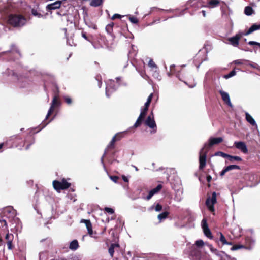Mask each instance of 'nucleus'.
<instances>
[{
  "instance_id": "de8ad7c7",
  "label": "nucleus",
  "mask_w": 260,
  "mask_h": 260,
  "mask_svg": "<svg viewBox=\"0 0 260 260\" xmlns=\"http://www.w3.org/2000/svg\"><path fill=\"white\" fill-rule=\"evenodd\" d=\"M153 76L159 80H160L161 79L160 76L159 75V73L157 72V69H155V71L153 74Z\"/></svg>"
},
{
  "instance_id": "393cba45",
  "label": "nucleus",
  "mask_w": 260,
  "mask_h": 260,
  "mask_svg": "<svg viewBox=\"0 0 260 260\" xmlns=\"http://www.w3.org/2000/svg\"><path fill=\"white\" fill-rule=\"evenodd\" d=\"M79 247L78 242L77 240H74L70 243L69 248L72 250H76Z\"/></svg>"
},
{
  "instance_id": "bf43d9fd",
  "label": "nucleus",
  "mask_w": 260,
  "mask_h": 260,
  "mask_svg": "<svg viewBox=\"0 0 260 260\" xmlns=\"http://www.w3.org/2000/svg\"><path fill=\"white\" fill-rule=\"evenodd\" d=\"M150 104V103L149 102L146 101V102L145 103L144 107L142 108L145 109V111H148V107L149 106Z\"/></svg>"
},
{
  "instance_id": "4be33fe9",
  "label": "nucleus",
  "mask_w": 260,
  "mask_h": 260,
  "mask_svg": "<svg viewBox=\"0 0 260 260\" xmlns=\"http://www.w3.org/2000/svg\"><path fill=\"white\" fill-rule=\"evenodd\" d=\"M119 247V245L118 243H112L111 244L109 248L108 252L111 257H113L114 249L118 248Z\"/></svg>"
},
{
  "instance_id": "7ed1b4c3",
  "label": "nucleus",
  "mask_w": 260,
  "mask_h": 260,
  "mask_svg": "<svg viewBox=\"0 0 260 260\" xmlns=\"http://www.w3.org/2000/svg\"><path fill=\"white\" fill-rule=\"evenodd\" d=\"M207 144H205L204 147L199 152V169L203 170L206 165L207 154L208 150H206Z\"/></svg>"
},
{
  "instance_id": "9b49d317",
  "label": "nucleus",
  "mask_w": 260,
  "mask_h": 260,
  "mask_svg": "<svg viewBox=\"0 0 260 260\" xmlns=\"http://www.w3.org/2000/svg\"><path fill=\"white\" fill-rule=\"evenodd\" d=\"M31 13L32 15L38 18H42L45 19L47 15V13L43 14L41 13V10L39 9V6H37L36 7H34L31 9Z\"/></svg>"
},
{
  "instance_id": "052dcab7",
  "label": "nucleus",
  "mask_w": 260,
  "mask_h": 260,
  "mask_svg": "<svg viewBox=\"0 0 260 260\" xmlns=\"http://www.w3.org/2000/svg\"><path fill=\"white\" fill-rule=\"evenodd\" d=\"M184 10L181 11L179 14H177V13H175L174 15L172 16H171V17H169V18H173L174 17H178V16H181L182 15H183L184 13Z\"/></svg>"
},
{
  "instance_id": "864d4df0",
  "label": "nucleus",
  "mask_w": 260,
  "mask_h": 260,
  "mask_svg": "<svg viewBox=\"0 0 260 260\" xmlns=\"http://www.w3.org/2000/svg\"><path fill=\"white\" fill-rule=\"evenodd\" d=\"M161 210H162V206L159 204H157L155 207V210L157 212H159Z\"/></svg>"
},
{
  "instance_id": "bb28decb",
  "label": "nucleus",
  "mask_w": 260,
  "mask_h": 260,
  "mask_svg": "<svg viewBox=\"0 0 260 260\" xmlns=\"http://www.w3.org/2000/svg\"><path fill=\"white\" fill-rule=\"evenodd\" d=\"M229 161L231 163L234 162L235 161H241L242 159L241 157L238 156H232L229 155L228 158H227Z\"/></svg>"
},
{
  "instance_id": "6ab92c4d",
  "label": "nucleus",
  "mask_w": 260,
  "mask_h": 260,
  "mask_svg": "<svg viewBox=\"0 0 260 260\" xmlns=\"http://www.w3.org/2000/svg\"><path fill=\"white\" fill-rule=\"evenodd\" d=\"M219 92L221 96L222 100L226 103L229 106L232 107V104L231 102L230 96L228 93L222 90H219Z\"/></svg>"
},
{
  "instance_id": "a211bd4d",
  "label": "nucleus",
  "mask_w": 260,
  "mask_h": 260,
  "mask_svg": "<svg viewBox=\"0 0 260 260\" xmlns=\"http://www.w3.org/2000/svg\"><path fill=\"white\" fill-rule=\"evenodd\" d=\"M61 4V1H57L54 3L48 4L46 6V9L48 11H50L53 10L57 9L60 8Z\"/></svg>"
},
{
  "instance_id": "423d86ee",
  "label": "nucleus",
  "mask_w": 260,
  "mask_h": 260,
  "mask_svg": "<svg viewBox=\"0 0 260 260\" xmlns=\"http://www.w3.org/2000/svg\"><path fill=\"white\" fill-rule=\"evenodd\" d=\"M145 123L149 128L152 129V130L151 131V133L154 134L156 132L157 127L155 121L154 120V117L152 112L147 117V119L145 121Z\"/></svg>"
},
{
  "instance_id": "4c0bfd02",
  "label": "nucleus",
  "mask_w": 260,
  "mask_h": 260,
  "mask_svg": "<svg viewBox=\"0 0 260 260\" xmlns=\"http://www.w3.org/2000/svg\"><path fill=\"white\" fill-rule=\"evenodd\" d=\"M215 155L221 156L223 158H228L229 154H228L221 151H218L215 153Z\"/></svg>"
},
{
  "instance_id": "6e6d98bb",
  "label": "nucleus",
  "mask_w": 260,
  "mask_h": 260,
  "mask_svg": "<svg viewBox=\"0 0 260 260\" xmlns=\"http://www.w3.org/2000/svg\"><path fill=\"white\" fill-rule=\"evenodd\" d=\"M12 242H13V241H7L8 248L9 250L12 249V248L13 247V244H12Z\"/></svg>"
},
{
  "instance_id": "0eeeda50",
  "label": "nucleus",
  "mask_w": 260,
  "mask_h": 260,
  "mask_svg": "<svg viewBox=\"0 0 260 260\" xmlns=\"http://www.w3.org/2000/svg\"><path fill=\"white\" fill-rule=\"evenodd\" d=\"M203 7H206V3L203 0H189L186 3V9L190 7L198 9Z\"/></svg>"
},
{
  "instance_id": "aec40b11",
  "label": "nucleus",
  "mask_w": 260,
  "mask_h": 260,
  "mask_svg": "<svg viewBox=\"0 0 260 260\" xmlns=\"http://www.w3.org/2000/svg\"><path fill=\"white\" fill-rule=\"evenodd\" d=\"M221 9L222 17L228 18L230 20H231V18H229V16L232 14V11L230 8L225 5L221 7Z\"/></svg>"
},
{
  "instance_id": "c85d7f7f",
  "label": "nucleus",
  "mask_w": 260,
  "mask_h": 260,
  "mask_svg": "<svg viewBox=\"0 0 260 260\" xmlns=\"http://www.w3.org/2000/svg\"><path fill=\"white\" fill-rule=\"evenodd\" d=\"M84 21H85L86 25L89 28H92L93 29H97V26L96 25V24H94V23H93L92 22H91V21L84 20Z\"/></svg>"
},
{
  "instance_id": "5fc2aeb1",
  "label": "nucleus",
  "mask_w": 260,
  "mask_h": 260,
  "mask_svg": "<svg viewBox=\"0 0 260 260\" xmlns=\"http://www.w3.org/2000/svg\"><path fill=\"white\" fill-rule=\"evenodd\" d=\"M243 246L242 245H234L231 248L232 250H236L242 248Z\"/></svg>"
},
{
  "instance_id": "cd10ccee",
  "label": "nucleus",
  "mask_w": 260,
  "mask_h": 260,
  "mask_svg": "<svg viewBox=\"0 0 260 260\" xmlns=\"http://www.w3.org/2000/svg\"><path fill=\"white\" fill-rule=\"evenodd\" d=\"M249 60L246 59H237L233 61V63L236 65H246L247 63H249Z\"/></svg>"
},
{
  "instance_id": "dca6fc26",
  "label": "nucleus",
  "mask_w": 260,
  "mask_h": 260,
  "mask_svg": "<svg viewBox=\"0 0 260 260\" xmlns=\"http://www.w3.org/2000/svg\"><path fill=\"white\" fill-rule=\"evenodd\" d=\"M202 229L204 231V234L206 237L210 239L212 238V233L208 227L207 222L205 219H203L202 221Z\"/></svg>"
},
{
  "instance_id": "b1692460",
  "label": "nucleus",
  "mask_w": 260,
  "mask_h": 260,
  "mask_svg": "<svg viewBox=\"0 0 260 260\" xmlns=\"http://www.w3.org/2000/svg\"><path fill=\"white\" fill-rule=\"evenodd\" d=\"M210 249V250L215 254H216L217 256H219L221 257H222V256L221 254H223L225 255L226 257H229V256L228 255L226 254H225L223 252H219L216 249L213 248L212 245H209Z\"/></svg>"
},
{
  "instance_id": "58836bf2",
  "label": "nucleus",
  "mask_w": 260,
  "mask_h": 260,
  "mask_svg": "<svg viewBox=\"0 0 260 260\" xmlns=\"http://www.w3.org/2000/svg\"><path fill=\"white\" fill-rule=\"evenodd\" d=\"M168 215V212H164L163 213H161L159 214L158 215V218L160 220H161L162 219H164L166 218V217H167Z\"/></svg>"
},
{
  "instance_id": "9d476101",
  "label": "nucleus",
  "mask_w": 260,
  "mask_h": 260,
  "mask_svg": "<svg viewBox=\"0 0 260 260\" xmlns=\"http://www.w3.org/2000/svg\"><path fill=\"white\" fill-rule=\"evenodd\" d=\"M235 147L240 150L243 153H247L248 152V149L246 144L242 141H236L234 142Z\"/></svg>"
},
{
  "instance_id": "8fccbe9b",
  "label": "nucleus",
  "mask_w": 260,
  "mask_h": 260,
  "mask_svg": "<svg viewBox=\"0 0 260 260\" xmlns=\"http://www.w3.org/2000/svg\"><path fill=\"white\" fill-rule=\"evenodd\" d=\"M136 48H137V47L136 46H135L134 45H132V49L133 51H129V54L131 55L134 56V55H136Z\"/></svg>"
},
{
  "instance_id": "37998d69",
  "label": "nucleus",
  "mask_w": 260,
  "mask_h": 260,
  "mask_svg": "<svg viewBox=\"0 0 260 260\" xmlns=\"http://www.w3.org/2000/svg\"><path fill=\"white\" fill-rule=\"evenodd\" d=\"M235 75H236V72L234 70H232L229 74L224 75V77L225 79H228L229 78H231V77L235 76Z\"/></svg>"
},
{
  "instance_id": "72a5a7b5",
  "label": "nucleus",
  "mask_w": 260,
  "mask_h": 260,
  "mask_svg": "<svg viewBox=\"0 0 260 260\" xmlns=\"http://www.w3.org/2000/svg\"><path fill=\"white\" fill-rule=\"evenodd\" d=\"M87 222V226H86L87 230L88 231V233L91 235L93 234L92 224L90 221H86Z\"/></svg>"
},
{
  "instance_id": "a18cd8bd",
  "label": "nucleus",
  "mask_w": 260,
  "mask_h": 260,
  "mask_svg": "<svg viewBox=\"0 0 260 260\" xmlns=\"http://www.w3.org/2000/svg\"><path fill=\"white\" fill-rule=\"evenodd\" d=\"M137 70L141 76L144 79H146L148 77L147 75L146 74L145 72L144 71H140L137 69Z\"/></svg>"
},
{
  "instance_id": "f257e3e1",
  "label": "nucleus",
  "mask_w": 260,
  "mask_h": 260,
  "mask_svg": "<svg viewBox=\"0 0 260 260\" xmlns=\"http://www.w3.org/2000/svg\"><path fill=\"white\" fill-rule=\"evenodd\" d=\"M10 24L14 27H21L26 23V19L21 15L11 14L8 20Z\"/></svg>"
},
{
  "instance_id": "e2e57ef3",
  "label": "nucleus",
  "mask_w": 260,
  "mask_h": 260,
  "mask_svg": "<svg viewBox=\"0 0 260 260\" xmlns=\"http://www.w3.org/2000/svg\"><path fill=\"white\" fill-rule=\"evenodd\" d=\"M31 142L29 144L27 145V146H26V147L25 148L26 150H28L29 149V146L31 144H34L35 143V139H34V138H31Z\"/></svg>"
},
{
  "instance_id": "a878e982",
  "label": "nucleus",
  "mask_w": 260,
  "mask_h": 260,
  "mask_svg": "<svg viewBox=\"0 0 260 260\" xmlns=\"http://www.w3.org/2000/svg\"><path fill=\"white\" fill-rule=\"evenodd\" d=\"M219 3L220 0H210L206 4V7L214 8L217 6Z\"/></svg>"
},
{
  "instance_id": "69168bd1",
  "label": "nucleus",
  "mask_w": 260,
  "mask_h": 260,
  "mask_svg": "<svg viewBox=\"0 0 260 260\" xmlns=\"http://www.w3.org/2000/svg\"><path fill=\"white\" fill-rule=\"evenodd\" d=\"M228 170H226V168L225 167L222 171L220 173V175L222 176H223L226 172H228Z\"/></svg>"
},
{
  "instance_id": "7c9ffc66",
  "label": "nucleus",
  "mask_w": 260,
  "mask_h": 260,
  "mask_svg": "<svg viewBox=\"0 0 260 260\" xmlns=\"http://www.w3.org/2000/svg\"><path fill=\"white\" fill-rule=\"evenodd\" d=\"M220 241L222 242V243L224 245H231L232 243L231 242H229L226 240L225 238L224 237V235L220 233Z\"/></svg>"
},
{
  "instance_id": "ea45409f",
  "label": "nucleus",
  "mask_w": 260,
  "mask_h": 260,
  "mask_svg": "<svg viewBox=\"0 0 260 260\" xmlns=\"http://www.w3.org/2000/svg\"><path fill=\"white\" fill-rule=\"evenodd\" d=\"M148 66L151 68H154L155 69H157V66L152 59L149 60L148 62Z\"/></svg>"
},
{
  "instance_id": "2f4dec72",
  "label": "nucleus",
  "mask_w": 260,
  "mask_h": 260,
  "mask_svg": "<svg viewBox=\"0 0 260 260\" xmlns=\"http://www.w3.org/2000/svg\"><path fill=\"white\" fill-rule=\"evenodd\" d=\"M253 10L250 6H247L245 8L244 13L247 15L250 16L253 13Z\"/></svg>"
},
{
  "instance_id": "09e8293b",
  "label": "nucleus",
  "mask_w": 260,
  "mask_h": 260,
  "mask_svg": "<svg viewBox=\"0 0 260 260\" xmlns=\"http://www.w3.org/2000/svg\"><path fill=\"white\" fill-rule=\"evenodd\" d=\"M153 9H158L159 10L164 11L167 12H172L174 13L177 11V10H174V9H169V10H164V9H159L155 8H152L151 9V11H152Z\"/></svg>"
},
{
  "instance_id": "412c9836",
  "label": "nucleus",
  "mask_w": 260,
  "mask_h": 260,
  "mask_svg": "<svg viewBox=\"0 0 260 260\" xmlns=\"http://www.w3.org/2000/svg\"><path fill=\"white\" fill-rule=\"evenodd\" d=\"M257 30H260V24H253L246 32H244L245 36H248Z\"/></svg>"
},
{
  "instance_id": "5701e85b",
  "label": "nucleus",
  "mask_w": 260,
  "mask_h": 260,
  "mask_svg": "<svg viewBox=\"0 0 260 260\" xmlns=\"http://www.w3.org/2000/svg\"><path fill=\"white\" fill-rule=\"evenodd\" d=\"M245 118L247 121L249 122L251 125L256 126L257 127V124L255 120L248 112L245 113Z\"/></svg>"
},
{
  "instance_id": "4d7b16f0",
  "label": "nucleus",
  "mask_w": 260,
  "mask_h": 260,
  "mask_svg": "<svg viewBox=\"0 0 260 260\" xmlns=\"http://www.w3.org/2000/svg\"><path fill=\"white\" fill-rule=\"evenodd\" d=\"M122 17H123V16H121V15H120V14H114V15L112 16V17L111 19H112V20H114V19H116V18H121Z\"/></svg>"
},
{
  "instance_id": "79ce46f5",
  "label": "nucleus",
  "mask_w": 260,
  "mask_h": 260,
  "mask_svg": "<svg viewBox=\"0 0 260 260\" xmlns=\"http://www.w3.org/2000/svg\"><path fill=\"white\" fill-rule=\"evenodd\" d=\"M14 238V236L12 234L8 233L6 234L5 236V239L7 240V241H13Z\"/></svg>"
},
{
  "instance_id": "39448f33",
  "label": "nucleus",
  "mask_w": 260,
  "mask_h": 260,
  "mask_svg": "<svg viewBox=\"0 0 260 260\" xmlns=\"http://www.w3.org/2000/svg\"><path fill=\"white\" fill-rule=\"evenodd\" d=\"M70 185L71 184L68 182L64 179H62L61 181L54 180L53 182V187L57 191L67 189Z\"/></svg>"
},
{
  "instance_id": "13d9d810",
  "label": "nucleus",
  "mask_w": 260,
  "mask_h": 260,
  "mask_svg": "<svg viewBox=\"0 0 260 260\" xmlns=\"http://www.w3.org/2000/svg\"><path fill=\"white\" fill-rule=\"evenodd\" d=\"M64 99L66 101V102L68 104H70L72 103V99L69 97V96H65L64 98Z\"/></svg>"
},
{
  "instance_id": "0e129e2a",
  "label": "nucleus",
  "mask_w": 260,
  "mask_h": 260,
  "mask_svg": "<svg viewBox=\"0 0 260 260\" xmlns=\"http://www.w3.org/2000/svg\"><path fill=\"white\" fill-rule=\"evenodd\" d=\"M53 119H51L50 121H49L48 122L45 123L44 122H43L42 124V127H41V128H40L39 130L37 131L36 132V133L39 132L41 129L43 128L44 127H45Z\"/></svg>"
},
{
  "instance_id": "4468645a",
  "label": "nucleus",
  "mask_w": 260,
  "mask_h": 260,
  "mask_svg": "<svg viewBox=\"0 0 260 260\" xmlns=\"http://www.w3.org/2000/svg\"><path fill=\"white\" fill-rule=\"evenodd\" d=\"M147 111H145V109L141 108L140 115L134 125V127L136 128L140 126L142 121L143 120V118H144L147 113Z\"/></svg>"
},
{
  "instance_id": "f03ea898",
  "label": "nucleus",
  "mask_w": 260,
  "mask_h": 260,
  "mask_svg": "<svg viewBox=\"0 0 260 260\" xmlns=\"http://www.w3.org/2000/svg\"><path fill=\"white\" fill-rule=\"evenodd\" d=\"M117 82L116 83L114 80L110 79L107 82H106V95L107 97H109L110 94L113 92L115 91L120 84L118 83V80H120L119 77L116 78Z\"/></svg>"
},
{
  "instance_id": "603ef678",
  "label": "nucleus",
  "mask_w": 260,
  "mask_h": 260,
  "mask_svg": "<svg viewBox=\"0 0 260 260\" xmlns=\"http://www.w3.org/2000/svg\"><path fill=\"white\" fill-rule=\"evenodd\" d=\"M110 178L112 181H113L115 183H117L119 177L117 176H110Z\"/></svg>"
},
{
  "instance_id": "473e14b6",
  "label": "nucleus",
  "mask_w": 260,
  "mask_h": 260,
  "mask_svg": "<svg viewBox=\"0 0 260 260\" xmlns=\"http://www.w3.org/2000/svg\"><path fill=\"white\" fill-rule=\"evenodd\" d=\"M226 170H228V171H230L232 170H234V169H238V170H240V167L238 166V165H229L227 167H225Z\"/></svg>"
},
{
  "instance_id": "f8f14e48",
  "label": "nucleus",
  "mask_w": 260,
  "mask_h": 260,
  "mask_svg": "<svg viewBox=\"0 0 260 260\" xmlns=\"http://www.w3.org/2000/svg\"><path fill=\"white\" fill-rule=\"evenodd\" d=\"M162 188V186L161 184H158L155 188L152 189L150 191H149L148 195L145 197H143V198L146 200H149L151 199V198L155 194L158 193L161 189Z\"/></svg>"
},
{
  "instance_id": "680f3d73",
  "label": "nucleus",
  "mask_w": 260,
  "mask_h": 260,
  "mask_svg": "<svg viewBox=\"0 0 260 260\" xmlns=\"http://www.w3.org/2000/svg\"><path fill=\"white\" fill-rule=\"evenodd\" d=\"M96 79L98 81V86H99V87L101 88L102 84V81L101 80V77H99V76H96Z\"/></svg>"
},
{
  "instance_id": "338daca9",
  "label": "nucleus",
  "mask_w": 260,
  "mask_h": 260,
  "mask_svg": "<svg viewBox=\"0 0 260 260\" xmlns=\"http://www.w3.org/2000/svg\"><path fill=\"white\" fill-rule=\"evenodd\" d=\"M81 35L82 37L85 40L89 41L85 32L82 31L81 33Z\"/></svg>"
},
{
  "instance_id": "49530a36",
  "label": "nucleus",
  "mask_w": 260,
  "mask_h": 260,
  "mask_svg": "<svg viewBox=\"0 0 260 260\" xmlns=\"http://www.w3.org/2000/svg\"><path fill=\"white\" fill-rule=\"evenodd\" d=\"M174 68H175L174 65H171L170 66V71L167 72V75L168 76L170 77L172 76V75H173L174 73Z\"/></svg>"
},
{
  "instance_id": "ddd939ff",
  "label": "nucleus",
  "mask_w": 260,
  "mask_h": 260,
  "mask_svg": "<svg viewBox=\"0 0 260 260\" xmlns=\"http://www.w3.org/2000/svg\"><path fill=\"white\" fill-rule=\"evenodd\" d=\"M162 188V186L161 184H158L155 188L152 189L150 191H149L148 195L145 197H143V198L146 200H149L151 199V198L155 194L158 193L161 189Z\"/></svg>"
},
{
  "instance_id": "3c124183",
  "label": "nucleus",
  "mask_w": 260,
  "mask_h": 260,
  "mask_svg": "<svg viewBox=\"0 0 260 260\" xmlns=\"http://www.w3.org/2000/svg\"><path fill=\"white\" fill-rule=\"evenodd\" d=\"M104 210L110 214H113L114 212V210L112 208L109 207H105Z\"/></svg>"
},
{
  "instance_id": "c9c22d12",
  "label": "nucleus",
  "mask_w": 260,
  "mask_h": 260,
  "mask_svg": "<svg viewBox=\"0 0 260 260\" xmlns=\"http://www.w3.org/2000/svg\"><path fill=\"white\" fill-rule=\"evenodd\" d=\"M247 43L248 45H249L250 46H253L254 48L255 49H256V46H258V47L260 48V43H259V42L254 41H250Z\"/></svg>"
},
{
  "instance_id": "f704fd0d",
  "label": "nucleus",
  "mask_w": 260,
  "mask_h": 260,
  "mask_svg": "<svg viewBox=\"0 0 260 260\" xmlns=\"http://www.w3.org/2000/svg\"><path fill=\"white\" fill-rule=\"evenodd\" d=\"M126 16L128 17L129 21L133 24H138V20L136 17L131 16L130 15H127Z\"/></svg>"
},
{
  "instance_id": "20e7f679",
  "label": "nucleus",
  "mask_w": 260,
  "mask_h": 260,
  "mask_svg": "<svg viewBox=\"0 0 260 260\" xmlns=\"http://www.w3.org/2000/svg\"><path fill=\"white\" fill-rule=\"evenodd\" d=\"M122 137V136L121 133H117L112 138L111 141L110 142L109 144L108 145L106 148L105 149L104 153L101 158V163L102 164L103 167L105 169H106V168H105V164L104 163V157H105V156L107 153V151L109 149L114 148V144H115V142H116V141L120 140Z\"/></svg>"
},
{
  "instance_id": "c03bdc74",
  "label": "nucleus",
  "mask_w": 260,
  "mask_h": 260,
  "mask_svg": "<svg viewBox=\"0 0 260 260\" xmlns=\"http://www.w3.org/2000/svg\"><path fill=\"white\" fill-rule=\"evenodd\" d=\"M204 244V242L202 240H197L195 245L198 247H202Z\"/></svg>"
},
{
  "instance_id": "e433bc0d",
  "label": "nucleus",
  "mask_w": 260,
  "mask_h": 260,
  "mask_svg": "<svg viewBox=\"0 0 260 260\" xmlns=\"http://www.w3.org/2000/svg\"><path fill=\"white\" fill-rule=\"evenodd\" d=\"M113 25H114V23L113 22H112V23L108 24L106 26L105 29L108 33L111 34L112 32V30H113Z\"/></svg>"
},
{
  "instance_id": "f3484780",
  "label": "nucleus",
  "mask_w": 260,
  "mask_h": 260,
  "mask_svg": "<svg viewBox=\"0 0 260 260\" xmlns=\"http://www.w3.org/2000/svg\"><path fill=\"white\" fill-rule=\"evenodd\" d=\"M59 103L58 101L57 98L56 96H54L53 99L51 106L48 111L47 114L46 116L45 119H48V118L49 117V116L51 115V114L53 112L54 107L56 106H58L59 105Z\"/></svg>"
},
{
  "instance_id": "774afa93",
  "label": "nucleus",
  "mask_w": 260,
  "mask_h": 260,
  "mask_svg": "<svg viewBox=\"0 0 260 260\" xmlns=\"http://www.w3.org/2000/svg\"><path fill=\"white\" fill-rule=\"evenodd\" d=\"M241 50H242L244 51H249L250 50L249 49V48L247 47H240L239 48Z\"/></svg>"
},
{
  "instance_id": "1a4fd4ad",
  "label": "nucleus",
  "mask_w": 260,
  "mask_h": 260,
  "mask_svg": "<svg viewBox=\"0 0 260 260\" xmlns=\"http://www.w3.org/2000/svg\"><path fill=\"white\" fill-rule=\"evenodd\" d=\"M216 203V193L213 192L211 197H208L206 201V205L211 212L214 211V205Z\"/></svg>"
},
{
  "instance_id": "6e6552de",
  "label": "nucleus",
  "mask_w": 260,
  "mask_h": 260,
  "mask_svg": "<svg viewBox=\"0 0 260 260\" xmlns=\"http://www.w3.org/2000/svg\"><path fill=\"white\" fill-rule=\"evenodd\" d=\"M244 36H245L244 32L239 31L234 36L228 38V41L233 46L238 47L240 39Z\"/></svg>"
},
{
  "instance_id": "2eb2a0df",
  "label": "nucleus",
  "mask_w": 260,
  "mask_h": 260,
  "mask_svg": "<svg viewBox=\"0 0 260 260\" xmlns=\"http://www.w3.org/2000/svg\"><path fill=\"white\" fill-rule=\"evenodd\" d=\"M222 141L223 139L221 137L210 138L209 140V143H206L207 144L206 149L208 150L210 147L213 145L219 144L222 142Z\"/></svg>"
},
{
  "instance_id": "a19ab883",
  "label": "nucleus",
  "mask_w": 260,
  "mask_h": 260,
  "mask_svg": "<svg viewBox=\"0 0 260 260\" xmlns=\"http://www.w3.org/2000/svg\"><path fill=\"white\" fill-rule=\"evenodd\" d=\"M246 66H249L254 69H258L259 68V66L258 64H257L256 63L252 62L250 61H249V63H247Z\"/></svg>"
},
{
  "instance_id": "c756f323",
  "label": "nucleus",
  "mask_w": 260,
  "mask_h": 260,
  "mask_svg": "<svg viewBox=\"0 0 260 260\" xmlns=\"http://www.w3.org/2000/svg\"><path fill=\"white\" fill-rule=\"evenodd\" d=\"M103 2V0H91L90 2V6L93 7H98L100 6Z\"/></svg>"
}]
</instances>
